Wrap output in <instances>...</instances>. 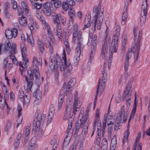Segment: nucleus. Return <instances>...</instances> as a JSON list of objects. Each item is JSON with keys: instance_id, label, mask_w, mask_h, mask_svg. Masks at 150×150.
I'll list each match as a JSON object with an SVG mask.
<instances>
[{"instance_id": "obj_56", "label": "nucleus", "mask_w": 150, "mask_h": 150, "mask_svg": "<svg viewBox=\"0 0 150 150\" xmlns=\"http://www.w3.org/2000/svg\"><path fill=\"white\" fill-rule=\"evenodd\" d=\"M41 6V4H38L37 2L34 3L32 4L33 8H35L36 9H40Z\"/></svg>"}, {"instance_id": "obj_14", "label": "nucleus", "mask_w": 150, "mask_h": 150, "mask_svg": "<svg viewBox=\"0 0 150 150\" xmlns=\"http://www.w3.org/2000/svg\"><path fill=\"white\" fill-rule=\"evenodd\" d=\"M11 45L10 43V41L8 40H7L5 41L4 44H0V55L2 54L1 50H3L5 53H8L9 52V50H11Z\"/></svg>"}, {"instance_id": "obj_46", "label": "nucleus", "mask_w": 150, "mask_h": 150, "mask_svg": "<svg viewBox=\"0 0 150 150\" xmlns=\"http://www.w3.org/2000/svg\"><path fill=\"white\" fill-rule=\"evenodd\" d=\"M108 117L107 119L108 118V120H114L115 118V116L114 115V114L111 111H108L107 114ZM107 118V117H106Z\"/></svg>"}, {"instance_id": "obj_53", "label": "nucleus", "mask_w": 150, "mask_h": 150, "mask_svg": "<svg viewBox=\"0 0 150 150\" xmlns=\"http://www.w3.org/2000/svg\"><path fill=\"white\" fill-rule=\"evenodd\" d=\"M21 49L22 55H24V54H25L26 51L25 45L23 43L21 45Z\"/></svg>"}, {"instance_id": "obj_35", "label": "nucleus", "mask_w": 150, "mask_h": 150, "mask_svg": "<svg viewBox=\"0 0 150 150\" xmlns=\"http://www.w3.org/2000/svg\"><path fill=\"white\" fill-rule=\"evenodd\" d=\"M30 98V94L29 93H27V94H26V93H25V96L20 100L22 102L23 104H24L25 103L26 104L29 102Z\"/></svg>"}, {"instance_id": "obj_16", "label": "nucleus", "mask_w": 150, "mask_h": 150, "mask_svg": "<svg viewBox=\"0 0 150 150\" xmlns=\"http://www.w3.org/2000/svg\"><path fill=\"white\" fill-rule=\"evenodd\" d=\"M18 31L16 28H12L10 30L7 29L5 31V35L6 38L9 39L12 38H15L17 36Z\"/></svg>"}, {"instance_id": "obj_11", "label": "nucleus", "mask_w": 150, "mask_h": 150, "mask_svg": "<svg viewBox=\"0 0 150 150\" xmlns=\"http://www.w3.org/2000/svg\"><path fill=\"white\" fill-rule=\"evenodd\" d=\"M120 31H117L115 30V35L112 37V39L111 42V49H114V51L116 52V50L118 47V42L119 40V36L120 35Z\"/></svg>"}, {"instance_id": "obj_6", "label": "nucleus", "mask_w": 150, "mask_h": 150, "mask_svg": "<svg viewBox=\"0 0 150 150\" xmlns=\"http://www.w3.org/2000/svg\"><path fill=\"white\" fill-rule=\"evenodd\" d=\"M60 16V14L55 13H53L52 15L54 24L56 26V29L53 30V34L57 36L59 40H61L62 39V31L60 23L59 17Z\"/></svg>"}, {"instance_id": "obj_3", "label": "nucleus", "mask_w": 150, "mask_h": 150, "mask_svg": "<svg viewBox=\"0 0 150 150\" xmlns=\"http://www.w3.org/2000/svg\"><path fill=\"white\" fill-rule=\"evenodd\" d=\"M84 110V108H81L79 117L80 120L77 121L76 124L75 132L76 134L78 132L81 127H82L83 126L89 125L90 121L88 118V114L86 113L85 115H83Z\"/></svg>"}, {"instance_id": "obj_43", "label": "nucleus", "mask_w": 150, "mask_h": 150, "mask_svg": "<svg viewBox=\"0 0 150 150\" xmlns=\"http://www.w3.org/2000/svg\"><path fill=\"white\" fill-rule=\"evenodd\" d=\"M21 5L25 13H28L29 12V9L26 3L24 1H22L21 3Z\"/></svg>"}, {"instance_id": "obj_31", "label": "nucleus", "mask_w": 150, "mask_h": 150, "mask_svg": "<svg viewBox=\"0 0 150 150\" xmlns=\"http://www.w3.org/2000/svg\"><path fill=\"white\" fill-rule=\"evenodd\" d=\"M136 96H135V98L134 100V104L133 106V108L131 112L130 116L129 117V119L128 120V122H129L130 121L131 119V118L132 117H134V114L135 113L136 108H137V102H136Z\"/></svg>"}, {"instance_id": "obj_26", "label": "nucleus", "mask_w": 150, "mask_h": 150, "mask_svg": "<svg viewBox=\"0 0 150 150\" xmlns=\"http://www.w3.org/2000/svg\"><path fill=\"white\" fill-rule=\"evenodd\" d=\"M59 137L54 136L51 139L50 144L53 145L52 147L57 148L59 142Z\"/></svg>"}, {"instance_id": "obj_48", "label": "nucleus", "mask_w": 150, "mask_h": 150, "mask_svg": "<svg viewBox=\"0 0 150 150\" xmlns=\"http://www.w3.org/2000/svg\"><path fill=\"white\" fill-rule=\"evenodd\" d=\"M107 26V29L105 31V33H104V39L103 41V44H106V42L107 40V37L108 35V31L109 30L108 29V27H107V26Z\"/></svg>"}, {"instance_id": "obj_64", "label": "nucleus", "mask_w": 150, "mask_h": 150, "mask_svg": "<svg viewBox=\"0 0 150 150\" xmlns=\"http://www.w3.org/2000/svg\"><path fill=\"white\" fill-rule=\"evenodd\" d=\"M22 57H23V62H22V63H23L24 64H25L26 65L27 63H28V59H27V58H26V56L25 54H24V55H22Z\"/></svg>"}, {"instance_id": "obj_32", "label": "nucleus", "mask_w": 150, "mask_h": 150, "mask_svg": "<svg viewBox=\"0 0 150 150\" xmlns=\"http://www.w3.org/2000/svg\"><path fill=\"white\" fill-rule=\"evenodd\" d=\"M129 134V127L128 126L127 130L124 133V137L122 140V143L123 145H124L127 142Z\"/></svg>"}, {"instance_id": "obj_1", "label": "nucleus", "mask_w": 150, "mask_h": 150, "mask_svg": "<svg viewBox=\"0 0 150 150\" xmlns=\"http://www.w3.org/2000/svg\"><path fill=\"white\" fill-rule=\"evenodd\" d=\"M62 58V59H61L57 54L54 57L51 56L49 62L50 69L52 70L57 69L58 67L57 64L59 63V69L61 71L66 73L70 72L72 69V66L70 63L67 62L66 55L64 50Z\"/></svg>"}, {"instance_id": "obj_52", "label": "nucleus", "mask_w": 150, "mask_h": 150, "mask_svg": "<svg viewBox=\"0 0 150 150\" xmlns=\"http://www.w3.org/2000/svg\"><path fill=\"white\" fill-rule=\"evenodd\" d=\"M19 65L21 67L19 68L20 73L22 75H23V71L24 68L26 67V65L22 63L21 62H19L18 63Z\"/></svg>"}, {"instance_id": "obj_51", "label": "nucleus", "mask_w": 150, "mask_h": 150, "mask_svg": "<svg viewBox=\"0 0 150 150\" xmlns=\"http://www.w3.org/2000/svg\"><path fill=\"white\" fill-rule=\"evenodd\" d=\"M35 15L36 17L39 19L41 22L42 21V20L45 19L42 16V14L41 12L37 11L36 12Z\"/></svg>"}, {"instance_id": "obj_22", "label": "nucleus", "mask_w": 150, "mask_h": 150, "mask_svg": "<svg viewBox=\"0 0 150 150\" xmlns=\"http://www.w3.org/2000/svg\"><path fill=\"white\" fill-rule=\"evenodd\" d=\"M54 41L51 38H49L48 40H45V45L46 48H48L51 53H52L53 50Z\"/></svg>"}, {"instance_id": "obj_34", "label": "nucleus", "mask_w": 150, "mask_h": 150, "mask_svg": "<svg viewBox=\"0 0 150 150\" xmlns=\"http://www.w3.org/2000/svg\"><path fill=\"white\" fill-rule=\"evenodd\" d=\"M29 20L30 23H28V27L31 31L33 30L34 27L36 24V22L32 17H30Z\"/></svg>"}, {"instance_id": "obj_41", "label": "nucleus", "mask_w": 150, "mask_h": 150, "mask_svg": "<svg viewBox=\"0 0 150 150\" xmlns=\"http://www.w3.org/2000/svg\"><path fill=\"white\" fill-rule=\"evenodd\" d=\"M68 14L70 18L72 19L73 17L75 15L74 9L73 8H70L68 11Z\"/></svg>"}, {"instance_id": "obj_10", "label": "nucleus", "mask_w": 150, "mask_h": 150, "mask_svg": "<svg viewBox=\"0 0 150 150\" xmlns=\"http://www.w3.org/2000/svg\"><path fill=\"white\" fill-rule=\"evenodd\" d=\"M142 32L141 31L139 32L137 40V41L135 42L134 46V48L135 49V53H136V55H134V60L137 61L138 60L139 52V47L140 46V40L142 38Z\"/></svg>"}, {"instance_id": "obj_30", "label": "nucleus", "mask_w": 150, "mask_h": 150, "mask_svg": "<svg viewBox=\"0 0 150 150\" xmlns=\"http://www.w3.org/2000/svg\"><path fill=\"white\" fill-rule=\"evenodd\" d=\"M70 137H68L67 135L66 136L64 139L62 148V150H65L67 147L70 141Z\"/></svg>"}, {"instance_id": "obj_12", "label": "nucleus", "mask_w": 150, "mask_h": 150, "mask_svg": "<svg viewBox=\"0 0 150 150\" xmlns=\"http://www.w3.org/2000/svg\"><path fill=\"white\" fill-rule=\"evenodd\" d=\"M147 10V5L146 0L142 6L141 17L140 18V24L142 25H143L146 21V19Z\"/></svg>"}, {"instance_id": "obj_21", "label": "nucleus", "mask_w": 150, "mask_h": 150, "mask_svg": "<svg viewBox=\"0 0 150 150\" xmlns=\"http://www.w3.org/2000/svg\"><path fill=\"white\" fill-rule=\"evenodd\" d=\"M41 22L43 29L44 30H46L47 34L49 36H52V31L50 28V26L48 22L46 21L45 19L42 20Z\"/></svg>"}, {"instance_id": "obj_61", "label": "nucleus", "mask_w": 150, "mask_h": 150, "mask_svg": "<svg viewBox=\"0 0 150 150\" xmlns=\"http://www.w3.org/2000/svg\"><path fill=\"white\" fill-rule=\"evenodd\" d=\"M68 34L69 33H72L74 31V25L73 26L69 25L68 26L67 28Z\"/></svg>"}, {"instance_id": "obj_39", "label": "nucleus", "mask_w": 150, "mask_h": 150, "mask_svg": "<svg viewBox=\"0 0 150 150\" xmlns=\"http://www.w3.org/2000/svg\"><path fill=\"white\" fill-rule=\"evenodd\" d=\"M27 40L29 44L32 47L35 45L34 41L32 35L27 36Z\"/></svg>"}, {"instance_id": "obj_4", "label": "nucleus", "mask_w": 150, "mask_h": 150, "mask_svg": "<svg viewBox=\"0 0 150 150\" xmlns=\"http://www.w3.org/2000/svg\"><path fill=\"white\" fill-rule=\"evenodd\" d=\"M93 12L94 15V19L93 21V25H94V29H95L96 25L97 29L100 30L103 21V15L102 11H100L97 6L93 8Z\"/></svg>"}, {"instance_id": "obj_5", "label": "nucleus", "mask_w": 150, "mask_h": 150, "mask_svg": "<svg viewBox=\"0 0 150 150\" xmlns=\"http://www.w3.org/2000/svg\"><path fill=\"white\" fill-rule=\"evenodd\" d=\"M107 64L104 63L101 71L102 74L103 75L102 80L100 84L101 79H100L98 84L96 93H98L99 96L101 95L102 93L104 90L105 87V83L107 79V70H105Z\"/></svg>"}, {"instance_id": "obj_55", "label": "nucleus", "mask_w": 150, "mask_h": 150, "mask_svg": "<svg viewBox=\"0 0 150 150\" xmlns=\"http://www.w3.org/2000/svg\"><path fill=\"white\" fill-rule=\"evenodd\" d=\"M50 110V111L49 113V116L48 117L47 120V122L49 124L50 122H51L52 118V116H53V113L54 112H53Z\"/></svg>"}, {"instance_id": "obj_33", "label": "nucleus", "mask_w": 150, "mask_h": 150, "mask_svg": "<svg viewBox=\"0 0 150 150\" xmlns=\"http://www.w3.org/2000/svg\"><path fill=\"white\" fill-rule=\"evenodd\" d=\"M37 44L38 48L41 54H42L44 51V45L42 40L38 39L37 40Z\"/></svg>"}, {"instance_id": "obj_54", "label": "nucleus", "mask_w": 150, "mask_h": 150, "mask_svg": "<svg viewBox=\"0 0 150 150\" xmlns=\"http://www.w3.org/2000/svg\"><path fill=\"white\" fill-rule=\"evenodd\" d=\"M24 96V93L22 89L20 88L19 89L18 93V98L21 100V99H22Z\"/></svg>"}, {"instance_id": "obj_63", "label": "nucleus", "mask_w": 150, "mask_h": 150, "mask_svg": "<svg viewBox=\"0 0 150 150\" xmlns=\"http://www.w3.org/2000/svg\"><path fill=\"white\" fill-rule=\"evenodd\" d=\"M108 119L106 117H105L103 121V124L102 126V129L103 132L104 130L105 129V127L106 126V124L107 122H108Z\"/></svg>"}, {"instance_id": "obj_62", "label": "nucleus", "mask_w": 150, "mask_h": 150, "mask_svg": "<svg viewBox=\"0 0 150 150\" xmlns=\"http://www.w3.org/2000/svg\"><path fill=\"white\" fill-rule=\"evenodd\" d=\"M11 3L12 5L13 8L15 9H16L17 6L16 2L14 0H11Z\"/></svg>"}, {"instance_id": "obj_9", "label": "nucleus", "mask_w": 150, "mask_h": 150, "mask_svg": "<svg viewBox=\"0 0 150 150\" xmlns=\"http://www.w3.org/2000/svg\"><path fill=\"white\" fill-rule=\"evenodd\" d=\"M35 117L34 120L36 122L35 123L33 124V126L35 127L36 129H38L40 127L41 124L45 121V115L39 114L38 113H35Z\"/></svg>"}, {"instance_id": "obj_17", "label": "nucleus", "mask_w": 150, "mask_h": 150, "mask_svg": "<svg viewBox=\"0 0 150 150\" xmlns=\"http://www.w3.org/2000/svg\"><path fill=\"white\" fill-rule=\"evenodd\" d=\"M79 45L77 47H76L75 50V53L74 56V63H73L74 65L76 67L78 65V62L80 59V56L81 52V50L82 49V47H79Z\"/></svg>"}, {"instance_id": "obj_49", "label": "nucleus", "mask_w": 150, "mask_h": 150, "mask_svg": "<svg viewBox=\"0 0 150 150\" xmlns=\"http://www.w3.org/2000/svg\"><path fill=\"white\" fill-rule=\"evenodd\" d=\"M12 126L11 121L8 120L7 122L5 127L4 128V130L6 131H8V129L11 127Z\"/></svg>"}, {"instance_id": "obj_50", "label": "nucleus", "mask_w": 150, "mask_h": 150, "mask_svg": "<svg viewBox=\"0 0 150 150\" xmlns=\"http://www.w3.org/2000/svg\"><path fill=\"white\" fill-rule=\"evenodd\" d=\"M88 125H85L83 126L82 127H83V129L82 131V134L86 136L88 132Z\"/></svg>"}, {"instance_id": "obj_20", "label": "nucleus", "mask_w": 150, "mask_h": 150, "mask_svg": "<svg viewBox=\"0 0 150 150\" xmlns=\"http://www.w3.org/2000/svg\"><path fill=\"white\" fill-rule=\"evenodd\" d=\"M127 115L126 113H120L116 119L117 124L119 125V123L125 122L127 120Z\"/></svg>"}, {"instance_id": "obj_44", "label": "nucleus", "mask_w": 150, "mask_h": 150, "mask_svg": "<svg viewBox=\"0 0 150 150\" xmlns=\"http://www.w3.org/2000/svg\"><path fill=\"white\" fill-rule=\"evenodd\" d=\"M62 9L64 11H67L69 8V6L66 1L62 2Z\"/></svg>"}, {"instance_id": "obj_29", "label": "nucleus", "mask_w": 150, "mask_h": 150, "mask_svg": "<svg viewBox=\"0 0 150 150\" xmlns=\"http://www.w3.org/2000/svg\"><path fill=\"white\" fill-rule=\"evenodd\" d=\"M128 6V1L126 3L124 8L122 16V19L123 20H127V10Z\"/></svg>"}, {"instance_id": "obj_37", "label": "nucleus", "mask_w": 150, "mask_h": 150, "mask_svg": "<svg viewBox=\"0 0 150 150\" xmlns=\"http://www.w3.org/2000/svg\"><path fill=\"white\" fill-rule=\"evenodd\" d=\"M91 16H88L86 17L84 22V26L83 30L85 28H88L90 26Z\"/></svg>"}, {"instance_id": "obj_8", "label": "nucleus", "mask_w": 150, "mask_h": 150, "mask_svg": "<svg viewBox=\"0 0 150 150\" xmlns=\"http://www.w3.org/2000/svg\"><path fill=\"white\" fill-rule=\"evenodd\" d=\"M75 82V79H72L70 80L67 86L65 83H64L62 89H64L65 94L66 95L69 96L71 94L72 91L74 89Z\"/></svg>"}, {"instance_id": "obj_45", "label": "nucleus", "mask_w": 150, "mask_h": 150, "mask_svg": "<svg viewBox=\"0 0 150 150\" xmlns=\"http://www.w3.org/2000/svg\"><path fill=\"white\" fill-rule=\"evenodd\" d=\"M2 90L4 95V100H6L8 97V93L5 85H4L2 87Z\"/></svg>"}, {"instance_id": "obj_57", "label": "nucleus", "mask_w": 150, "mask_h": 150, "mask_svg": "<svg viewBox=\"0 0 150 150\" xmlns=\"http://www.w3.org/2000/svg\"><path fill=\"white\" fill-rule=\"evenodd\" d=\"M66 1L69 6H73L75 5V2L73 0H66Z\"/></svg>"}, {"instance_id": "obj_25", "label": "nucleus", "mask_w": 150, "mask_h": 150, "mask_svg": "<svg viewBox=\"0 0 150 150\" xmlns=\"http://www.w3.org/2000/svg\"><path fill=\"white\" fill-rule=\"evenodd\" d=\"M34 96L35 98L34 103L36 104H38L39 103L41 98L42 96L41 91L39 89H37L35 92H34Z\"/></svg>"}, {"instance_id": "obj_28", "label": "nucleus", "mask_w": 150, "mask_h": 150, "mask_svg": "<svg viewBox=\"0 0 150 150\" xmlns=\"http://www.w3.org/2000/svg\"><path fill=\"white\" fill-rule=\"evenodd\" d=\"M97 125V129H100L101 128V120L98 118H95L94 121V125L93 129L95 130Z\"/></svg>"}, {"instance_id": "obj_13", "label": "nucleus", "mask_w": 150, "mask_h": 150, "mask_svg": "<svg viewBox=\"0 0 150 150\" xmlns=\"http://www.w3.org/2000/svg\"><path fill=\"white\" fill-rule=\"evenodd\" d=\"M81 105V100L80 98H78L77 93L74 95V100L73 108V114H75V112L79 110Z\"/></svg>"}, {"instance_id": "obj_40", "label": "nucleus", "mask_w": 150, "mask_h": 150, "mask_svg": "<svg viewBox=\"0 0 150 150\" xmlns=\"http://www.w3.org/2000/svg\"><path fill=\"white\" fill-rule=\"evenodd\" d=\"M117 144V137L115 135L112 138L111 143V146L113 147V148H115Z\"/></svg>"}, {"instance_id": "obj_58", "label": "nucleus", "mask_w": 150, "mask_h": 150, "mask_svg": "<svg viewBox=\"0 0 150 150\" xmlns=\"http://www.w3.org/2000/svg\"><path fill=\"white\" fill-rule=\"evenodd\" d=\"M64 96V95H62L60 94L59 95L58 99L59 104H62L64 100L63 98Z\"/></svg>"}, {"instance_id": "obj_42", "label": "nucleus", "mask_w": 150, "mask_h": 150, "mask_svg": "<svg viewBox=\"0 0 150 150\" xmlns=\"http://www.w3.org/2000/svg\"><path fill=\"white\" fill-rule=\"evenodd\" d=\"M106 45L103 44L101 50V56L103 59H105L106 56Z\"/></svg>"}, {"instance_id": "obj_36", "label": "nucleus", "mask_w": 150, "mask_h": 150, "mask_svg": "<svg viewBox=\"0 0 150 150\" xmlns=\"http://www.w3.org/2000/svg\"><path fill=\"white\" fill-rule=\"evenodd\" d=\"M135 49H136V48H134V47L133 49L132 48L131 49V50L128 51L126 56L125 60H129L132 55V52H133L134 54L135 52Z\"/></svg>"}, {"instance_id": "obj_23", "label": "nucleus", "mask_w": 150, "mask_h": 150, "mask_svg": "<svg viewBox=\"0 0 150 150\" xmlns=\"http://www.w3.org/2000/svg\"><path fill=\"white\" fill-rule=\"evenodd\" d=\"M72 106L70 104L66 105V108L64 112V119L65 120L67 119L70 117Z\"/></svg>"}, {"instance_id": "obj_27", "label": "nucleus", "mask_w": 150, "mask_h": 150, "mask_svg": "<svg viewBox=\"0 0 150 150\" xmlns=\"http://www.w3.org/2000/svg\"><path fill=\"white\" fill-rule=\"evenodd\" d=\"M132 83V79H131L127 85L124 91V93L126 94L127 95H130L129 93L130 92H132V90L131 89Z\"/></svg>"}, {"instance_id": "obj_24", "label": "nucleus", "mask_w": 150, "mask_h": 150, "mask_svg": "<svg viewBox=\"0 0 150 150\" xmlns=\"http://www.w3.org/2000/svg\"><path fill=\"white\" fill-rule=\"evenodd\" d=\"M29 78L30 81H28L27 77L26 76H25V79L27 82V83L24 86L25 89L28 93L29 92L31 91V87L33 84L32 81L34 79V78L33 80H31L29 77Z\"/></svg>"}, {"instance_id": "obj_19", "label": "nucleus", "mask_w": 150, "mask_h": 150, "mask_svg": "<svg viewBox=\"0 0 150 150\" xmlns=\"http://www.w3.org/2000/svg\"><path fill=\"white\" fill-rule=\"evenodd\" d=\"M37 137L34 136L32 138L29 143L28 147V150H33V149H37L38 147V145L36 143Z\"/></svg>"}, {"instance_id": "obj_60", "label": "nucleus", "mask_w": 150, "mask_h": 150, "mask_svg": "<svg viewBox=\"0 0 150 150\" xmlns=\"http://www.w3.org/2000/svg\"><path fill=\"white\" fill-rule=\"evenodd\" d=\"M61 5V1H56L54 3V6L56 8H59Z\"/></svg>"}, {"instance_id": "obj_2", "label": "nucleus", "mask_w": 150, "mask_h": 150, "mask_svg": "<svg viewBox=\"0 0 150 150\" xmlns=\"http://www.w3.org/2000/svg\"><path fill=\"white\" fill-rule=\"evenodd\" d=\"M42 59L40 58H37L34 57L33 61V69H32L28 70V76L29 77L30 79L33 80V76L34 75L36 80H39L40 77V74L39 72V67H41L42 64Z\"/></svg>"}, {"instance_id": "obj_59", "label": "nucleus", "mask_w": 150, "mask_h": 150, "mask_svg": "<svg viewBox=\"0 0 150 150\" xmlns=\"http://www.w3.org/2000/svg\"><path fill=\"white\" fill-rule=\"evenodd\" d=\"M129 60H125L124 63V70L125 71H127L129 66Z\"/></svg>"}, {"instance_id": "obj_7", "label": "nucleus", "mask_w": 150, "mask_h": 150, "mask_svg": "<svg viewBox=\"0 0 150 150\" xmlns=\"http://www.w3.org/2000/svg\"><path fill=\"white\" fill-rule=\"evenodd\" d=\"M74 29L72 37V41L74 43H77L76 47L79 45V47H82L81 45L82 44V33L80 31H78V26L76 23L74 24Z\"/></svg>"}, {"instance_id": "obj_15", "label": "nucleus", "mask_w": 150, "mask_h": 150, "mask_svg": "<svg viewBox=\"0 0 150 150\" xmlns=\"http://www.w3.org/2000/svg\"><path fill=\"white\" fill-rule=\"evenodd\" d=\"M9 53L10 58L12 59L13 62L15 64H17V61L14 56V54H16L17 53L16 45L15 43H12Z\"/></svg>"}, {"instance_id": "obj_18", "label": "nucleus", "mask_w": 150, "mask_h": 150, "mask_svg": "<svg viewBox=\"0 0 150 150\" xmlns=\"http://www.w3.org/2000/svg\"><path fill=\"white\" fill-rule=\"evenodd\" d=\"M52 6L51 3L50 2H47L43 5L42 11L47 16H49L51 14V11L50 9Z\"/></svg>"}, {"instance_id": "obj_38", "label": "nucleus", "mask_w": 150, "mask_h": 150, "mask_svg": "<svg viewBox=\"0 0 150 150\" xmlns=\"http://www.w3.org/2000/svg\"><path fill=\"white\" fill-rule=\"evenodd\" d=\"M19 23L23 26H26L27 25V22L26 18L24 16H22L19 17L18 19Z\"/></svg>"}, {"instance_id": "obj_47", "label": "nucleus", "mask_w": 150, "mask_h": 150, "mask_svg": "<svg viewBox=\"0 0 150 150\" xmlns=\"http://www.w3.org/2000/svg\"><path fill=\"white\" fill-rule=\"evenodd\" d=\"M64 43L67 52V54H69L70 51L69 43L67 40L66 39L64 41Z\"/></svg>"}]
</instances>
